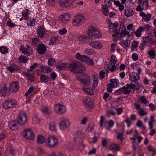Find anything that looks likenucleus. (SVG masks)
<instances>
[{"label":"nucleus","mask_w":156,"mask_h":156,"mask_svg":"<svg viewBox=\"0 0 156 156\" xmlns=\"http://www.w3.org/2000/svg\"><path fill=\"white\" fill-rule=\"evenodd\" d=\"M87 34L89 38H98L101 37V34L99 29L92 26L87 28Z\"/></svg>","instance_id":"nucleus-1"},{"label":"nucleus","mask_w":156,"mask_h":156,"mask_svg":"<svg viewBox=\"0 0 156 156\" xmlns=\"http://www.w3.org/2000/svg\"><path fill=\"white\" fill-rule=\"evenodd\" d=\"M59 127L61 130L65 131L67 130L70 125L69 119L66 118H62L59 123Z\"/></svg>","instance_id":"nucleus-2"},{"label":"nucleus","mask_w":156,"mask_h":156,"mask_svg":"<svg viewBox=\"0 0 156 156\" xmlns=\"http://www.w3.org/2000/svg\"><path fill=\"white\" fill-rule=\"evenodd\" d=\"M109 26V30L111 34H113L114 33L119 35L120 32L119 29H117L116 28L118 27L119 24L116 22L114 23H112L110 21L108 23Z\"/></svg>","instance_id":"nucleus-3"},{"label":"nucleus","mask_w":156,"mask_h":156,"mask_svg":"<svg viewBox=\"0 0 156 156\" xmlns=\"http://www.w3.org/2000/svg\"><path fill=\"white\" fill-rule=\"evenodd\" d=\"M58 143V139L53 136L48 137V140L45 142L46 145L50 147L55 146Z\"/></svg>","instance_id":"nucleus-4"},{"label":"nucleus","mask_w":156,"mask_h":156,"mask_svg":"<svg viewBox=\"0 0 156 156\" xmlns=\"http://www.w3.org/2000/svg\"><path fill=\"white\" fill-rule=\"evenodd\" d=\"M66 107L62 104L58 103L54 106V111L58 114H62L66 112Z\"/></svg>","instance_id":"nucleus-5"},{"label":"nucleus","mask_w":156,"mask_h":156,"mask_svg":"<svg viewBox=\"0 0 156 156\" xmlns=\"http://www.w3.org/2000/svg\"><path fill=\"white\" fill-rule=\"evenodd\" d=\"M18 122L21 125H24L27 122V117L25 112H22L18 116Z\"/></svg>","instance_id":"nucleus-6"},{"label":"nucleus","mask_w":156,"mask_h":156,"mask_svg":"<svg viewBox=\"0 0 156 156\" xmlns=\"http://www.w3.org/2000/svg\"><path fill=\"white\" fill-rule=\"evenodd\" d=\"M84 20V17L82 15L76 16L73 20V24L75 26H79L83 22Z\"/></svg>","instance_id":"nucleus-7"},{"label":"nucleus","mask_w":156,"mask_h":156,"mask_svg":"<svg viewBox=\"0 0 156 156\" xmlns=\"http://www.w3.org/2000/svg\"><path fill=\"white\" fill-rule=\"evenodd\" d=\"M78 61H75L71 62L69 64L67 63L68 69L69 68L70 71L76 73L78 66Z\"/></svg>","instance_id":"nucleus-8"},{"label":"nucleus","mask_w":156,"mask_h":156,"mask_svg":"<svg viewBox=\"0 0 156 156\" xmlns=\"http://www.w3.org/2000/svg\"><path fill=\"white\" fill-rule=\"evenodd\" d=\"M16 105V101L14 100H6L3 104L4 108L6 109L15 108Z\"/></svg>","instance_id":"nucleus-9"},{"label":"nucleus","mask_w":156,"mask_h":156,"mask_svg":"<svg viewBox=\"0 0 156 156\" xmlns=\"http://www.w3.org/2000/svg\"><path fill=\"white\" fill-rule=\"evenodd\" d=\"M75 2V0H61L59 2L60 6L63 8L70 7Z\"/></svg>","instance_id":"nucleus-10"},{"label":"nucleus","mask_w":156,"mask_h":156,"mask_svg":"<svg viewBox=\"0 0 156 156\" xmlns=\"http://www.w3.org/2000/svg\"><path fill=\"white\" fill-rule=\"evenodd\" d=\"M24 136L29 140L33 139L34 137V134L30 129H27L23 133Z\"/></svg>","instance_id":"nucleus-11"},{"label":"nucleus","mask_w":156,"mask_h":156,"mask_svg":"<svg viewBox=\"0 0 156 156\" xmlns=\"http://www.w3.org/2000/svg\"><path fill=\"white\" fill-rule=\"evenodd\" d=\"M148 1L144 0L142 4V6L141 4H139L136 8V10L138 11H141L143 9L147 10L148 7Z\"/></svg>","instance_id":"nucleus-12"},{"label":"nucleus","mask_w":156,"mask_h":156,"mask_svg":"<svg viewBox=\"0 0 156 156\" xmlns=\"http://www.w3.org/2000/svg\"><path fill=\"white\" fill-rule=\"evenodd\" d=\"M70 19V14L68 13H64L59 17L60 22L63 25L66 23Z\"/></svg>","instance_id":"nucleus-13"},{"label":"nucleus","mask_w":156,"mask_h":156,"mask_svg":"<svg viewBox=\"0 0 156 156\" xmlns=\"http://www.w3.org/2000/svg\"><path fill=\"white\" fill-rule=\"evenodd\" d=\"M20 88V85L17 82H13L10 85L9 89L10 91L13 93L16 92Z\"/></svg>","instance_id":"nucleus-14"},{"label":"nucleus","mask_w":156,"mask_h":156,"mask_svg":"<svg viewBox=\"0 0 156 156\" xmlns=\"http://www.w3.org/2000/svg\"><path fill=\"white\" fill-rule=\"evenodd\" d=\"M88 43L91 47L94 48L100 49L102 47L101 43L98 41H89Z\"/></svg>","instance_id":"nucleus-15"},{"label":"nucleus","mask_w":156,"mask_h":156,"mask_svg":"<svg viewBox=\"0 0 156 156\" xmlns=\"http://www.w3.org/2000/svg\"><path fill=\"white\" fill-rule=\"evenodd\" d=\"M140 76L137 73H131L129 75V80L131 83L136 82L139 80Z\"/></svg>","instance_id":"nucleus-16"},{"label":"nucleus","mask_w":156,"mask_h":156,"mask_svg":"<svg viewBox=\"0 0 156 156\" xmlns=\"http://www.w3.org/2000/svg\"><path fill=\"white\" fill-rule=\"evenodd\" d=\"M104 118L103 116H101L100 117V127H102L103 126V123L105 124L108 123V125L109 126V127H112L114 124V122L113 120H110L108 122L107 121H104Z\"/></svg>","instance_id":"nucleus-17"},{"label":"nucleus","mask_w":156,"mask_h":156,"mask_svg":"<svg viewBox=\"0 0 156 156\" xmlns=\"http://www.w3.org/2000/svg\"><path fill=\"white\" fill-rule=\"evenodd\" d=\"M135 107L136 109L138 110L137 113L141 116H144L147 114V112L142 109L138 104L136 103Z\"/></svg>","instance_id":"nucleus-18"},{"label":"nucleus","mask_w":156,"mask_h":156,"mask_svg":"<svg viewBox=\"0 0 156 156\" xmlns=\"http://www.w3.org/2000/svg\"><path fill=\"white\" fill-rule=\"evenodd\" d=\"M67 63H58L56 64V66L57 69L60 71L63 70H67Z\"/></svg>","instance_id":"nucleus-19"},{"label":"nucleus","mask_w":156,"mask_h":156,"mask_svg":"<svg viewBox=\"0 0 156 156\" xmlns=\"http://www.w3.org/2000/svg\"><path fill=\"white\" fill-rule=\"evenodd\" d=\"M37 33L38 36L41 38H42L45 37V31L44 28L42 26H40L38 27Z\"/></svg>","instance_id":"nucleus-20"},{"label":"nucleus","mask_w":156,"mask_h":156,"mask_svg":"<svg viewBox=\"0 0 156 156\" xmlns=\"http://www.w3.org/2000/svg\"><path fill=\"white\" fill-rule=\"evenodd\" d=\"M18 122L16 121H10L9 123L8 126L9 128L12 130H16L18 128Z\"/></svg>","instance_id":"nucleus-21"},{"label":"nucleus","mask_w":156,"mask_h":156,"mask_svg":"<svg viewBox=\"0 0 156 156\" xmlns=\"http://www.w3.org/2000/svg\"><path fill=\"white\" fill-rule=\"evenodd\" d=\"M82 61L90 65L93 66L94 64L93 61L86 56H83Z\"/></svg>","instance_id":"nucleus-22"},{"label":"nucleus","mask_w":156,"mask_h":156,"mask_svg":"<svg viewBox=\"0 0 156 156\" xmlns=\"http://www.w3.org/2000/svg\"><path fill=\"white\" fill-rule=\"evenodd\" d=\"M7 69L10 72L12 73L15 70H19L20 69V67L15 64H12L9 67H8Z\"/></svg>","instance_id":"nucleus-23"},{"label":"nucleus","mask_w":156,"mask_h":156,"mask_svg":"<svg viewBox=\"0 0 156 156\" xmlns=\"http://www.w3.org/2000/svg\"><path fill=\"white\" fill-rule=\"evenodd\" d=\"M46 50V46L43 44L41 43L38 46L37 51L40 54H43L45 52Z\"/></svg>","instance_id":"nucleus-24"},{"label":"nucleus","mask_w":156,"mask_h":156,"mask_svg":"<svg viewBox=\"0 0 156 156\" xmlns=\"http://www.w3.org/2000/svg\"><path fill=\"white\" fill-rule=\"evenodd\" d=\"M20 49L21 52L23 53L28 56H29L30 55L31 52H30V51L29 46L28 45L25 48L21 47Z\"/></svg>","instance_id":"nucleus-25"},{"label":"nucleus","mask_w":156,"mask_h":156,"mask_svg":"<svg viewBox=\"0 0 156 156\" xmlns=\"http://www.w3.org/2000/svg\"><path fill=\"white\" fill-rule=\"evenodd\" d=\"M41 44V41L39 38L35 37L32 39L31 45L32 46L37 47Z\"/></svg>","instance_id":"nucleus-26"},{"label":"nucleus","mask_w":156,"mask_h":156,"mask_svg":"<svg viewBox=\"0 0 156 156\" xmlns=\"http://www.w3.org/2000/svg\"><path fill=\"white\" fill-rule=\"evenodd\" d=\"M142 38V41L146 44L149 43V44L152 45L154 44V41L151 37L147 36L143 37Z\"/></svg>","instance_id":"nucleus-27"},{"label":"nucleus","mask_w":156,"mask_h":156,"mask_svg":"<svg viewBox=\"0 0 156 156\" xmlns=\"http://www.w3.org/2000/svg\"><path fill=\"white\" fill-rule=\"evenodd\" d=\"M40 80L41 83L43 82L47 83L50 80V79L47 76L42 74L40 76Z\"/></svg>","instance_id":"nucleus-28"},{"label":"nucleus","mask_w":156,"mask_h":156,"mask_svg":"<svg viewBox=\"0 0 156 156\" xmlns=\"http://www.w3.org/2000/svg\"><path fill=\"white\" fill-rule=\"evenodd\" d=\"M78 65L76 73H81L85 70V68L83 64L79 62Z\"/></svg>","instance_id":"nucleus-29"},{"label":"nucleus","mask_w":156,"mask_h":156,"mask_svg":"<svg viewBox=\"0 0 156 156\" xmlns=\"http://www.w3.org/2000/svg\"><path fill=\"white\" fill-rule=\"evenodd\" d=\"M120 146L118 144H112L110 146V149L113 151L117 152L119 151Z\"/></svg>","instance_id":"nucleus-30"},{"label":"nucleus","mask_w":156,"mask_h":156,"mask_svg":"<svg viewBox=\"0 0 156 156\" xmlns=\"http://www.w3.org/2000/svg\"><path fill=\"white\" fill-rule=\"evenodd\" d=\"M41 69L44 73H48L52 70V69L49 66H44L41 67Z\"/></svg>","instance_id":"nucleus-31"},{"label":"nucleus","mask_w":156,"mask_h":156,"mask_svg":"<svg viewBox=\"0 0 156 156\" xmlns=\"http://www.w3.org/2000/svg\"><path fill=\"white\" fill-rule=\"evenodd\" d=\"M111 82L110 84L112 85L113 87H115L119 85V81L116 79H111L110 80Z\"/></svg>","instance_id":"nucleus-32"},{"label":"nucleus","mask_w":156,"mask_h":156,"mask_svg":"<svg viewBox=\"0 0 156 156\" xmlns=\"http://www.w3.org/2000/svg\"><path fill=\"white\" fill-rule=\"evenodd\" d=\"M80 80L86 85H89L90 83V79L89 76H87L83 79H80Z\"/></svg>","instance_id":"nucleus-33"},{"label":"nucleus","mask_w":156,"mask_h":156,"mask_svg":"<svg viewBox=\"0 0 156 156\" xmlns=\"http://www.w3.org/2000/svg\"><path fill=\"white\" fill-rule=\"evenodd\" d=\"M89 38L86 35H82L79 36L77 38L79 40V42L81 44H83L85 42V39L87 38Z\"/></svg>","instance_id":"nucleus-34"},{"label":"nucleus","mask_w":156,"mask_h":156,"mask_svg":"<svg viewBox=\"0 0 156 156\" xmlns=\"http://www.w3.org/2000/svg\"><path fill=\"white\" fill-rule=\"evenodd\" d=\"M134 14L133 12L129 9H126L124 10V14L126 17H129Z\"/></svg>","instance_id":"nucleus-35"},{"label":"nucleus","mask_w":156,"mask_h":156,"mask_svg":"<svg viewBox=\"0 0 156 156\" xmlns=\"http://www.w3.org/2000/svg\"><path fill=\"white\" fill-rule=\"evenodd\" d=\"M49 129L51 131L56 130V123L54 122H51L49 124Z\"/></svg>","instance_id":"nucleus-36"},{"label":"nucleus","mask_w":156,"mask_h":156,"mask_svg":"<svg viewBox=\"0 0 156 156\" xmlns=\"http://www.w3.org/2000/svg\"><path fill=\"white\" fill-rule=\"evenodd\" d=\"M45 139L44 136L41 135H39L37 136V142L38 144H42L44 143Z\"/></svg>","instance_id":"nucleus-37"},{"label":"nucleus","mask_w":156,"mask_h":156,"mask_svg":"<svg viewBox=\"0 0 156 156\" xmlns=\"http://www.w3.org/2000/svg\"><path fill=\"white\" fill-rule=\"evenodd\" d=\"M42 112L45 115H49L51 113V111L50 109L46 107L43 108Z\"/></svg>","instance_id":"nucleus-38"},{"label":"nucleus","mask_w":156,"mask_h":156,"mask_svg":"<svg viewBox=\"0 0 156 156\" xmlns=\"http://www.w3.org/2000/svg\"><path fill=\"white\" fill-rule=\"evenodd\" d=\"M7 91V87L5 85L0 90L1 93L3 96H6L7 94H6Z\"/></svg>","instance_id":"nucleus-39"},{"label":"nucleus","mask_w":156,"mask_h":156,"mask_svg":"<svg viewBox=\"0 0 156 156\" xmlns=\"http://www.w3.org/2000/svg\"><path fill=\"white\" fill-rule=\"evenodd\" d=\"M28 58L26 56H20L19 58V61L22 63H25L27 62Z\"/></svg>","instance_id":"nucleus-40"},{"label":"nucleus","mask_w":156,"mask_h":156,"mask_svg":"<svg viewBox=\"0 0 156 156\" xmlns=\"http://www.w3.org/2000/svg\"><path fill=\"white\" fill-rule=\"evenodd\" d=\"M25 76L27 77L30 81L32 82L34 80V74H30L29 73H26L25 74Z\"/></svg>","instance_id":"nucleus-41"},{"label":"nucleus","mask_w":156,"mask_h":156,"mask_svg":"<svg viewBox=\"0 0 156 156\" xmlns=\"http://www.w3.org/2000/svg\"><path fill=\"white\" fill-rule=\"evenodd\" d=\"M150 27L148 24L140 26L139 27V29H140L142 31H147L149 30Z\"/></svg>","instance_id":"nucleus-42"},{"label":"nucleus","mask_w":156,"mask_h":156,"mask_svg":"<svg viewBox=\"0 0 156 156\" xmlns=\"http://www.w3.org/2000/svg\"><path fill=\"white\" fill-rule=\"evenodd\" d=\"M28 11V9H27L26 11H24L22 13V18L25 20H27L29 18V16H28L29 15Z\"/></svg>","instance_id":"nucleus-43"},{"label":"nucleus","mask_w":156,"mask_h":156,"mask_svg":"<svg viewBox=\"0 0 156 156\" xmlns=\"http://www.w3.org/2000/svg\"><path fill=\"white\" fill-rule=\"evenodd\" d=\"M117 62V58L115 56L112 55L110 59V64L111 65H115Z\"/></svg>","instance_id":"nucleus-44"},{"label":"nucleus","mask_w":156,"mask_h":156,"mask_svg":"<svg viewBox=\"0 0 156 156\" xmlns=\"http://www.w3.org/2000/svg\"><path fill=\"white\" fill-rule=\"evenodd\" d=\"M56 62V60L55 58H51L49 59L48 61V64L50 66H53L55 62Z\"/></svg>","instance_id":"nucleus-45"},{"label":"nucleus","mask_w":156,"mask_h":156,"mask_svg":"<svg viewBox=\"0 0 156 156\" xmlns=\"http://www.w3.org/2000/svg\"><path fill=\"white\" fill-rule=\"evenodd\" d=\"M83 90L88 95H91L93 94V91L90 88L83 87Z\"/></svg>","instance_id":"nucleus-46"},{"label":"nucleus","mask_w":156,"mask_h":156,"mask_svg":"<svg viewBox=\"0 0 156 156\" xmlns=\"http://www.w3.org/2000/svg\"><path fill=\"white\" fill-rule=\"evenodd\" d=\"M148 54L150 57L152 59L155 58L156 55L155 51L154 50L149 51L148 52Z\"/></svg>","instance_id":"nucleus-47"},{"label":"nucleus","mask_w":156,"mask_h":156,"mask_svg":"<svg viewBox=\"0 0 156 156\" xmlns=\"http://www.w3.org/2000/svg\"><path fill=\"white\" fill-rule=\"evenodd\" d=\"M58 38V36H55L52 37L50 40L49 42V43L51 45H53L55 44Z\"/></svg>","instance_id":"nucleus-48"},{"label":"nucleus","mask_w":156,"mask_h":156,"mask_svg":"<svg viewBox=\"0 0 156 156\" xmlns=\"http://www.w3.org/2000/svg\"><path fill=\"white\" fill-rule=\"evenodd\" d=\"M8 49L5 47L2 46L0 47V51L2 54H5L7 53Z\"/></svg>","instance_id":"nucleus-49"},{"label":"nucleus","mask_w":156,"mask_h":156,"mask_svg":"<svg viewBox=\"0 0 156 156\" xmlns=\"http://www.w3.org/2000/svg\"><path fill=\"white\" fill-rule=\"evenodd\" d=\"M102 9V13L105 16H108V8L106 7H103Z\"/></svg>","instance_id":"nucleus-50"},{"label":"nucleus","mask_w":156,"mask_h":156,"mask_svg":"<svg viewBox=\"0 0 156 156\" xmlns=\"http://www.w3.org/2000/svg\"><path fill=\"white\" fill-rule=\"evenodd\" d=\"M136 125L139 127H141L143 129L145 128V126L143 124L142 121L140 120H138L137 121Z\"/></svg>","instance_id":"nucleus-51"},{"label":"nucleus","mask_w":156,"mask_h":156,"mask_svg":"<svg viewBox=\"0 0 156 156\" xmlns=\"http://www.w3.org/2000/svg\"><path fill=\"white\" fill-rule=\"evenodd\" d=\"M57 0H46L47 4L50 6L55 5Z\"/></svg>","instance_id":"nucleus-52"},{"label":"nucleus","mask_w":156,"mask_h":156,"mask_svg":"<svg viewBox=\"0 0 156 156\" xmlns=\"http://www.w3.org/2000/svg\"><path fill=\"white\" fill-rule=\"evenodd\" d=\"M36 21L35 20L33 19L32 20H30L28 21H27V24L28 26H34L35 24Z\"/></svg>","instance_id":"nucleus-53"},{"label":"nucleus","mask_w":156,"mask_h":156,"mask_svg":"<svg viewBox=\"0 0 156 156\" xmlns=\"http://www.w3.org/2000/svg\"><path fill=\"white\" fill-rule=\"evenodd\" d=\"M107 64H106L105 66V71H106V74H108L109 72V70H110L109 68L110 67V65L108 64L109 62H107Z\"/></svg>","instance_id":"nucleus-54"},{"label":"nucleus","mask_w":156,"mask_h":156,"mask_svg":"<svg viewBox=\"0 0 156 156\" xmlns=\"http://www.w3.org/2000/svg\"><path fill=\"white\" fill-rule=\"evenodd\" d=\"M151 15L150 14L148 13L147 14L145 15L143 19L144 21H148L150 20L151 18Z\"/></svg>","instance_id":"nucleus-55"},{"label":"nucleus","mask_w":156,"mask_h":156,"mask_svg":"<svg viewBox=\"0 0 156 156\" xmlns=\"http://www.w3.org/2000/svg\"><path fill=\"white\" fill-rule=\"evenodd\" d=\"M85 53L89 55H91L94 53L92 49H90L88 48H86L85 51Z\"/></svg>","instance_id":"nucleus-56"},{"label":"nucleus","mask_w":156,"mask_h":156,"mask_svg":"<svg viewBox=\"0 0 156 156\" xmlns=\"http://www.w3.org/2000/svg\"><path fill=\"white\" fill-rule=\"evenodd\" d=\"M34 90V88L33 87H31L29 88L27 92L25 94V96H27L30 93H31Z\"/></svg>","instance_id":"nucleus-57"},{"label":"nucleus","mask_w":156,"mask_h":156,"mask_svg":"<svg viewBox=\"0 0 156 156\" xmlns=\"http://www.w3.org/2000/svg\"><path fill=\"white\" fill-rule=\"evenodd\" d=\"M123 90V92L124 94H129L130 92V90H129V89L126 88V87L124 86L122 88Z\"/></svg>","instance_id":"nucleus-58"},{"label":"nucleus","mask_w":156,"mask_h":156,"mask_svg":"<svg viewBox=\"0 0 156 156\" xmlns=\"http://www.w3.org/2000/svg\"><path fill=\"white\" fill-rule=\"evenodd\" d=\"M98 80L97 79H95L94 80V82L92 84V88L94 87V89L98 85Z\"/></svg>","instance_id":"nucleus-59"},{"label":"nucleus","mask_w":156,"mask_h":156,"mask_svg":"<svg viewBox=\"0 0 156 156\" xmlns=\"http://www.w3.org/2000/svg\"><path fill=\"white\" fill-rule=\"evenodd\" d=\"M126 88H128L129 89H133L136 87V85L133 84H127L126 86Z\"/></svg>","instance_id":"nucleus-60"},{"label":"nucleus","mask_w":156,"mask_h":156,"mask_svg":"<svg viewBox=\"0 0 156 156\" xmlns=\"http://www.w3.org/2000/svg\"><path fill=\"white\" fill-rule=\"evenodd\" d=\"M57 76V75L55 72H52L51 74V79L53 81L56 79Z\"/></svg>","instance_id":"nucleus-61"},{"label":"nucleus","mask_w":156,"mask_h":156,"mask_svg":"<svg viewBox=\"0 0 156 156\" xmlns=\"http://www.w3.org/2000/svg\"><path fill=\"white\" fill-rule=\"evenodd\" d=\"M123 92V89L122 88H121L116 90L115 92V94L116 95H119L121 94Z\"/></svg>","instance_id":"nucleus-62"},{"label":"nucleus","mask_w":156,"mask_h":156,"mask_svg":"<svg viewBox=\"0 0 156 156\" xmlns=\"http://www.w3.org/2000/svg\"><path fill=\"white\" fill-rule=\"evenodd\" d=\"M129 34V32L125 30L121 31L120 34L122 37H124Z\"/></svg>","instance_id":"nucleus-63"},{"label":"nucleus","mask_w":156,"mask_h":156,"mask_svg":"<svg viewBox=\"0 0 156 156\" xmlns=\"http://www.w3.org/2000/svg\"><path fill=\"white\" fill-rule=\"evenodd\" d=\"M67 31V30L65 28H64L60 30H59V33L61 35H63L66 33Z\"/></svg>","instance_id":"nucleus-64"}]
</instances>
